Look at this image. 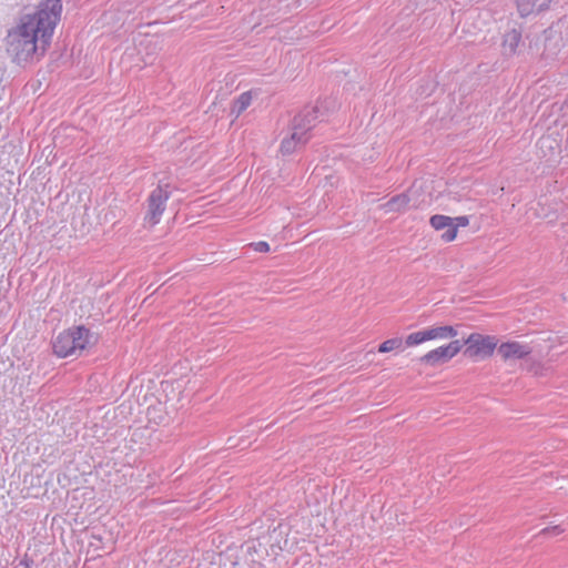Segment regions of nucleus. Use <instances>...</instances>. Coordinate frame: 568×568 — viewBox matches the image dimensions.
<instances>
[{
  "instance_id": "f257e3e1",
  "label": "nucleus",
  "mask_w": 568,
  "mask_h": 568,
  "mask_svg": "<svg viewBox=\"0 0 568 568\" xmlns=\"http://www.w3.org/2000/svg\"><path fill=\"white\" fill-rule=\"evenodd\" d=\"M62 0H41L33 13L19 18L6 36V50L17 64L40 60L61 19Z\"/></svg>"
},
{
  "instance_id": "f03ea898",
  "label": "nucleus",
  "mask_w": 568,
  "mask_h": 568,
  "mask_svg": "<svg viewBox=\"0 0 568 568\" xmlns=\"http://www.w3.org/2000/svg\"><path fill=\"white\" fill-rule=\"evenodd\" d=\"M92 335L83 325L74 326L61 332L53 341V353L61 357L81 355L90 344Z\"/></svg>"
},
{
  "instance_id": "7ed1b4c3",
  "label": "nucleus",
  "mask_w": 568,
  "mask_h": 568,
  "mask_svg": "<svg viewBox=\"0 0 568 568\" xmlns=\"http://www.w3.org/2000/svg\"><path fill=\"white\" fill-rule=\"evenodd\" d=\"M170 185L160 183L149 195L148 199V213L145 221L150 225H155L160 222L161 216L165 210L166 202L170 199Z\"/></svg>"
},
{
  "instance_id": "20e7f679",
  "label": "nucleus",
  "mask_w": 568,
  "mask_h": 568,
  "mask_svg": "<svg viewBox=\"0 0 568 568\" xmlns=\"http://www.w3.org/2000/svg\"><path fill=\"white\" fill-rule=\"evenodd\" d=\"M497 343L498 341L495 336L473 333L464 343L467 346L465 355L479 358L489 357L497 347Z\"/></svg>"
},
{
  "instance_id": "39448f33",
  "label": "nucleus",
  "mask_w": 568,
  "mask_h": 568,
  "mask_svg": "<svg viewBox=\"0 0 568 568\" xmlns=\"http://www.w3.org/2000/svg\"><path fill=\"white\" fill-rule=\"evenodd\" d=\"M463 344L460 341L455 339L448 343L447 345L439 346L435 349L429 351L425 355H423L419 361L429 366H437L444 363H447L453 357H455L462 349Z\"/></svg>"
},
{
  "instance_id": "423d86ee",
  "label": "nucleus",
  "mask_w": 568,
  "mask_h": 568,
  "mask_svg": "<svg viewBox=\"0 0 568 568\" xmlns=\"http://www.w3.org/2000/svg\"><path fill=\"white\" fill-rule=\"evenodd\" d=\"M532 349L528 344L519 342H506L498 346L497 353L506 362L510 359H521L531 354Z\"/></svg>"
},
{
  "instance_id": "0eeeda50",
  "label": "nucleus",
  "mask_w": 568,
  "mask_h": 568,
  "mask_svg": "<svg viewBox=\"0 0 568 568\" xmlns=\"http://www.w3.org/2000/svg\"><path fill=\"white\" fill-rule=\"evenodd\" d=\"M429 224L436 231L445 230L442 234V240L446 243L453 242L456 239V229L453 226V217L435 214L429 219Z\"/></svg>"
},
{
  "instance_id": "6e6552de",
  "label": "nucleus",
  "mask_w": 568,
  "mask_h": 568,
  "mask_svg": "<svg viewBox=\"0 0 568 568\" xmlns=\"http://www.w3.org/2000/svg\"><path fill=\"white\" fill-rule=\"evenodd\" d=\"M410 197L407 193H400L390 197L379 207L385 213H404L409 207Z\"/></svg>"
},
{
  "instance_id": "1a4fd4ad",
  "label": "nucleus",
  "mask_w": 568,
  "mask_h": 568,
  "mask_svg": "<svg viewBox=\"0 0 568 568\" xmlns=\"http://www.w3.org/2000/svg\"><path fill=\"white\" fill-rule=\"evenodd\" d=\"M317 121V108L306 106L297 115L294 116L293 123L300 124L305 129V134L310 135V131L315 126Z\"/></svg>"
},
{
  "instance_id": "9d476101",
  "label": "nucleus",
  "mask_w": 568,
  "mask_h": 568,
  "mask_svg": "<svg viewBox=\"0 0 568 568\" xmlns=\"http://www.w3.org/2000/svg\"><path fill=\"white\" fill-rule=\"evenodd\" d=\"M521 41V33L513 29L504 34L503 38V52L505 55H514L517 52V48Z\"/></svg>"
},
{
  "instance_id": "9b49d317",
  "label": "nucleus",
  "mask_w": 568,
  "mask_h": 568,
  "mask_svg": "<svg viewBox=\"0 0 568 568\" xmlns=\"http://www.w3.org/2000/svg\"><path fill=\"white\" fill-rule=\"evenodd\" d=\"M429 341L432 339H445L453 338L457 335L455 327L450 325L432 327L427 329Z\"/></svg>"
},
{
  "instance_id": "f8f14e48",
  "label": "nucleus",
  "mask_w": 568,
  "mask_h": 568,
  "mask_svg": "<svg viewBox=\"0 0 568 568\" xmlns=\"http://www.w3.org/2000/svg\"><path fill=\"white\" fill-rule=\"evenodd\" d=\"M288 138L296 142L297 145H304L310 140V135L305 134V129H303V126H301L300 124H294L293 122L292 133Z\"/></svg>"
},
{
  "instance_id": "ddd939ff",
  "label": "nucleus",
  "mask_w": 568,
  "mask_h": 568,
  "mask_svg": "<svg viewBox=\"0 0 568 568\" xmlns=\"http://www.w3.org/2000/svg\"><path fill=\"white\" fill-rule=\"evenodd\" d=\"M539 150L542 152V155L544 156H547L548 153L546 152V150H548L550 152V154H552L557 149H558V144L556 142L555 139H552L551 136L547 135V136H541L539 140H538V143H537Z\"/></svg>"
},
{
  "instance_id": "4468645a",
  "label": "nucleus",
  "mask_w": 568,
  "mask_h": 568,
  "mask_svg": "<svg viewBox=\"0 0 568 568\" xmlns=\"http://www.w3.org/2000/svg\"><path fill=\"white\" fill-rule=\"evenodd\" d=\"M426 341H429L428 335H427V329L418 331V332H414V333L409 334L405 339V344H406V346L412 347V346L419 345Z\"/></svg>"
},
{
  "instance_id": "2eb2a0df",
  "label": "nucleus",
  "mask_w": 568,
  "mask_h": 568,
  "mask_svg": "<svg viewBox=\"0 0 568 568\" xmlns=\"http://www.w3.org/2000/svg\"><path fill=\"white\" fill-rule=\"evenodd\" d=\"M403 348V339L400 337H394L386 339L378 346L379 353H388L395 349H402Z\"/></svg>"
},
{
  "instance_id": "dca6fc26",
  "label": "nucleus",
  "mask_w": 568,
  "mask_h": 568,
  "mask_svg": "<svg viewBox=\"0 0 568 568\" xmlns=\"http://www.w3.org/2000/svg\"><path fill=\"white\" fill-rule=\"evenodd\" d=\"M517 9L520 17H527L536 12L535 4L530 0H517Z\"/></svg>"
},
{
  "instance_id": "f3484780",
  "label": "nucleus",
  "mask_w": 568,
  "mask_h": 568,
  "mask_svg": "<svg viewBox=\"0 0 568 568\" xmlns=\"http://www.w3.org/2000/svg\"><path fill=\"white\" fill-rule=\"evenodd\" d=\"M252 102V97L248 92H244L242 93L236 102H235V108H236V111L237 113H241L243 112L244 110H246V108L251 104Z\"/></svg>"
},
{
  "instance_id": "a211bd4d",
  "label": "nucleus",
  "mask_w": 568,
  "mask_h": 568,
  "mask_svg": "<svg viewBox=\"0 0 568 568\" xmlns=\"http://www.w3.org/2000/svg\"><path fill=\"white\" fill-rule=\"evenodd\" d=\"M297 146H298V145L296 144V142H294V141H293V140H291L290 138H285V139H283V141L281 142V148H280V150H281V152H282L283 154H291V153H293V152L296 150V148H297Z\"/></svg>"
},
{
  "instance_id": "6ab92c4d",
  "label": "nucleus",
  "mask_w": 568,
  "mask_h": 568,
  "mask_svg": "<svg viewBox=\"0 0 568 568\" xmlns=\"http://www.w3.org/2000/svg\"><path fill=\"white\" fill-rule=\"evenodd\" d=\"M565 531L560 525L549 526L539 531V536H557Z\"/></svg>"
},
{
  "instance_id": "aec40b11",
  "label": "nucleus",
  "mask_w": 568,
  "mask_h": 568,
  "mask_svg": "<svg viewBox=\"0 0 568 568\" xmlns=\"http://www.w3.org/2000/svg\"><path fill=\"white\" fill-rule=\"evenodd\" d=\"M248 247L260 253H266L270 251V244L266 241L252 242L248 244Z\"/></svg>"
},
{
  "instance_id": "412c9836",
  "label": "nucleus",
  "mask_w": 568,
  "mask_h": 568,
  "mask_svg": "<svg viewBox=\"0 0 568 568\" xmlns=\"http://www.w3.org/2000/svg\"><path fill=\"white\" fill-rule=\"evenodd\" d=\"M469 225V217L466 215H460L453 217V226L456 229V233L458 232V227H466Z\"/></svg>"
},
{
  "instance_id": "4be33fe9",
  "label": "nucleus",
  "mask_w": 568,
  "mask_h": 568,
  "mask_svg": "<svg viewBox=\"0 0 568 568\" xmlns=\"http://www.w3.org/2000/svg\"><path fill=\"white\" fill-rule=\"evenodd\" d=\"M550 0H535V10L536 12H540L542 10H546L549 7Z\"/></svg>"
}]
</instances>
